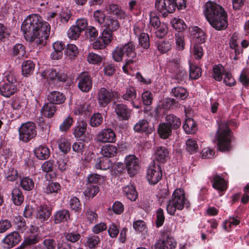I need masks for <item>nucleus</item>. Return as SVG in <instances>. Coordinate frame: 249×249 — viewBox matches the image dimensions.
I'll list each match as a JSON object with an SVG mask.
<instances>
[{
	"label": "nucleus",
	"instance_id": "obj_1",
	"mask_svg": "<svg viewBox=\"0 0 249 249\" xmlns=\"http://www.w3.org/2000/svg\"><path fill=\"white\" fill-rule=\"evenodd\" d=\"M50 26L37 14L28 16L23 21L21 29L27 41L37 46H44L49 36Z\"/></svg>",
	"mask_w": 249,
	"mask_h": 249
},
{
	"label": "nucleus",
	"instance_id": "obj_2",
	"mask_svg": "<svg viewBox=\"0 0 249 249\" xmlns=\"http://www.w3.org/2000/svg\"><path fill=\"white\" fill-rule=\"evenodd\" d=\"M125 55L126 65L135 63L138 58L136 52V45L132 42H129L124 45L117 46L112 53V58L115 61H122L123 57Z\"/></svg>",
	"mask_w": 249,
	"mask_h": 249
},
{
	"label": "nucleus",
	"instance_id": "obj_3",
	"mask_svg": "<svg viewBox=\"0 0 249 249\" xmlns=\"http://www.w3.org/2000/svg\"><path fill=\"white\" fill-rule=\"evenodd\" d=\"M189 202L185 197L184 191L177 189L174 192L171 199L169 200L166 206L167 213L174 215L177 210H182L184 207L188 208Z\"/></svg>",
	"mask_w": 249,
	"mask_h": 249
},
{
	"label": "nucleus",
	"instance_id": "obj_4",
	"mask_svg": "<svg viewBox=\"0 0 249 249\" xmlns=\"http://www.w3.org/2000/svg\"><path fill=\"white\" fill-rule=\"evenodd\" d=\"M216 138L218 149L221 152H228L231 149V130L227 123L219 124Z\"/></svg>",
	"mask_w": 249,
	"mask_h": 249
},
{
	"label": "nucleus",
	"instance_id": "obj_5",
	"mask_svg": "<svg viewBox=\"0 0 249 249\" xmlns=\"http://www.w3.org/2000/svg\"><path fill=\"white\" fill-rule=\"evenodd\" d=\"M19 139L27 142L34 138L37 134L36 125L33 122H28L22 124L18 129Z\"/></svg>",
	"mask_w": 249,
	"mask_h": 249
},
{
	"label": "nucleus",
	"instance_id": "obj_6",
	"mask_svg": "<svg viewBox=\"0 0 249 249\" xmlns=\"http://www.w3.org/2000/svg\"><path fill=\"white\" fill-rule=\"evenodd\" d=\"M116 92L105 88H100L97 93V100L100 107L107 106L115 97Z\"/></svg>",
	"mask_w": 249,
	"mask_h": 249
},
{
	"label": "nucleus",
	"instance_id": "obj_7",
	"mask_svg": "<svg viewBox=\"0 0 249 249\" xmlns=\"http://www.w3.org/2000/svg\"><path fill=\"white\" fill-rule=\"evenodd\" d=\"M78 89L83 92H89L92 87V80L87 72H82L77 78Z\"/></svg>",
	"mask_w": 249,
	"mask_h": 249
},
{
	"label": "nucleus",
	"instance_id": "obj_8",
	"mask_svg": "<svg viewBox=\"0 0 249 249\" xmlns=\"http://www.w3.org/2000/svg\"><path fill=\"white\" fill-rule=\"evenodd\" d=\"M225 10L220 5L212 1H208L205 5L204 13L205 16L209 22L213 18L224 11Z\"/></svg>",
	"mask_w": 249,
	"mask_h": 249
},
{
	"label": "nucleus",
	"instance_id": "obj_9",
	"mask_svg": "<svg viewBox=\"0 0 249 249\" xmlns=\"http://www.w3.org/2000/svg\"><path fill=\"white\" fill-rule=\"evenodd\" d=\"M125 167L130 177L134 176L140 168V160L135 156L130 155L125 157Z\"/></svg>",
	"mask_w": 249,
	"mask_h": 249
},
{
	"label": "nucleus",
	"instance_id": "obj_10",
	"mask_svg": "<svg viewBox=\"0 0 249 249\" xmlns=\"http://www.w3.org/2000/svg\"><path fill=\"white\" fill-rule=\"evenodd\" d=\"M210 24L217 30H222L226 29L228 25L227 14L225 11L218 14L209 21Z\"/></svg>",
	"mask_w": 249,
	"mask_h": 249
},
{
	"label": "nucleus",
	"instance_id": "obj_11",
	"mask_svg": "<svg viewBox=\"0 0 249 249\" xmlns=\"http://www.w3.org/2000/svg\"><path fill=\"white\" fill-rule=\"evenodd\" d=\"M162 176L160 165L153 163L149 166L147 171V178L150 183L156 184L161 179Z\"/></svg>",
	"mask_w": 249,
	"mask_h": 249
},
{
	"label": "nucleus",
	"instance_id": "obj_12",
	"mask_svg": "<svg viewBox=\"0 0 249 249\" xmlns=\"http://www.w3.org/2000/svg\"><path fill=\"white\" fill-rule=\"evenodd\" d=\"M155 7L164 16L167 13H172L176 9V5L173 0H156Z\"/></svg>",
	"mask_w": 249,
	"mask_h": 249
},
{
	"label": "nucleus",
	"instance_id": "obj_13",
	"mask_svg": "<svg viewBox=\"0 0 249 249\" xmlns=\"http://www.w3.org/2000/svg\"><path fill=\"white\" fill-rule=\"evenodd\" d=\"M97 141L103 143L115 142L116 141V134L110 128L102 129L96 137Z\"/></svg>",
	"mask_w": 249,
	"mask_h": 249
},
{
	"label": "nucleus",
	"instance_id": "obj_14",
	"mask_svg": "<svg viewBox=\"0 0 249 249\" xmlns=\"http://www.w3.org/2000/svg\"><path fill=\"white\" fill-rule=\"evenodd\" d=\"M209 179L212 184V187L219 192L225 191L227 188V183L223 178L214 173Z\"/></svg>",
	"mask_w": 249,
	"mask_h": 249
},
{
	"label": "nucleus",
	"instance_id": "obj_15",
	"mask_svg": "<svg viewBox=\"0 0 249 249\" xmlns=\"http://www.w3.org/2000/svg\"><path fill=\"white\" fill-rule=\"evenodd\" d=\"M115 112L118 117L122 120H127L131 116V109L126 105L117 104L115 106Z\"/></svg>",
	"mask_w": 249,
	"mask_h": 249
},
{
	"label": "nucleus",
	"instance_id": "obj_16",
	"mask_svg": "<svg viewBox=\"0 0 249 249\" xmlns=\"http://www.w3.org/2000/svg\"><path fill=\"white\" fill-rule=\"evenodd\" d=\"M36 218L41 222L47 221L52 213V209L45 204L40 205L37 208Z\"/></svg>",
	"mask_w": 249,
	"mask_h": 249
},
{
	"label": "nucleus",
	"instance_id": "obj_17",
	"mask_svg": "<svg viewBox=\"0 0 249 249\" xmlns=\"http://www.w3.org/2000/svg\"><path fill=\"white\" fill-rule=\"evenodd\" d=\"M21 236L16 231L12 232L8 234L2 240L4 244L7 245L8 248L13 247L21 241Z\"/></svg>",
	"mask_w": 249,
	"mask_h": 249
},
{
	"label": "nucleus",
	"instance_id": "obj_18",
	"mask_svg": "<svg viewBox=\"0 0 249 249\" xmlns=\"http://www.w3.org/2000/svg\"><path fill=\"white\" fill-rule=\"evenodd\" d=\"M136 97V91L135 89L133 87L126 88L125 92L122 95V98L124 101L129 102L134 108L138 109L140 108V106L136 105L134 101Z\"/></svg>",
	"mask_w": 249,
	"mask_h": 249
},
{
	"label": "nucleus",
	"instance_id": "obj_19",
	"mask_svg": "<svg viewBox=\"0 0 249 249\" xmlns=\"http://www.w3.org/2000/svg\"><path fill=\"white\" fill-rule=\"evenodd\" d=\"M169 157L168 149L163 146L157 148L154 153L155 160L160 163H164L166 161Z\"/></svg>",
	"mask_w": 249,
	"mask_h": 249
},
{
	"label": "nucleus",
	"instance_id": "obj_20",
	"mask_svg": "<svg viewBox=\"0 0 249 249\" xmlns=\"http://www.w3.org/2000/svg\"><path fill=\"white\" fill-rule=\"evenodd\" d=\"M171 71L174 73V76L178 83H182L185 82L187 78V72L180 66L172 67L171 68Z\"/></svg>",
	"mask_w": 249,
	"mask_h": 249
},
{
	"label": "nucleus",
	"instance_id": "obj_21",
	"mask_svg": "<svg viewBox=\"0 0 249 249\" xmlns=\"http://www.w3.org/2000/svg\"><path fill=\"white\" fill-rule=\"evenodd\" d=\"M48 100L54 105L61 104L64 103L66 97L62 93L57 91H53L48 94Z\"/></svg>",
	"mask_w": 249,
	"mask_h": 249
},
{
	"label": "nucleus",
	"instance_id": "obj_22",
	"mask_svg": "<svg viewBox=\"0 0 249 249\" xmlns=\"http://www.w3.org/2000/svg\"><path fill=\"white\" fill-rule=\"evenodd\" d=\"M70 214L66 209L60 210L56 212L53 215V221L55 224L65 222L70 219Z\"/></svg>",
	"mask_w": 249,
	"mask_h": 249
},
{
	"label": "nucleus",
	"instance_id": "obj_23",
	"mask_svg": "<svg viewBox=\"0 0 249 249\" xmlns=\"http://www.w3.org/2000/svg\"><path fill=\"white\" fill-rule=\"evenodd\" d=\"M24 195L20 189L15 187L11 192V199L13 203L17 206L20 205L23 202Z\"/></svg>",
	"mask_w": 249,
	"mask_h": 249
},
{
	"label": "nucleus",
	"instance_id": "obj_24",
	"mask_svg": "<svg viewBox=\"0 0 249 249\" xmlns=\"http://www.w3.org/2000/svg\"><path fill=\"white\" fill-rule=\"evenodd\" d=\"M104 26L106 27L105 29L111 32L116 31L120 27L118 20L111 16L107 17Z\"/></svg>",
	"mask_w": 249,
	"mask_h": 249
},
{
	"label": "nucleus",
	"instance_id": "obj_25",
	"mask_svg": "<svg viewBox=\"0 0 249 249\" xmlns=\"http://www.w3.org/2000/svg\"><path fill=\"white\" fill-rule=\"evenodd\" d=\"M17 85L4 83L0 87V91L1 95L6 97H9L14 94L17 91Z\"/></svg>",
	"mask_w": 249,
	"mask_h": 249
},
{
	"label": "nucleus",
	"instance_id": "obj_26",
	"mask_svg": "<svg viewBox=\"0 0 249 249\" xmlns=\"http://www.w3.org/2000/svg\"><path fill=\"white\" fill-rule=\"evenodd\" d=\"M107 11L110 14L115 15L120 19H124L126 17V13L122 10L121 7L116 4H110Z\"/></svg>",
	"mask_w": 249,
	"mask_h": 249
},
{
	"label": "nucleus",
	"instance_id": "obj_27",
	"mask_svg": "<svg viewBox=\"0 0 249 249\" xmlns=\"http://www.w3.org/2000/svg\"><path fill=\"white\" fill-rule=\"evenodd\" d=\"M34 153L36 157L41 160H44L48 159L50 155V150L49 148L45 145H39L35 148Z\"/></svg>",
	"mask_w": 249,
	"mask_h": 249
},
{
	"label": "nucleus",
	"instance_id": "obj_28",
	"mask_svg": "<svg viewBox=\"0 0 249 249\" xmlns=\"http://www.w3.org/2000/svg\"><path fill=\"white\" fill-rule=\"evenodd\" d=\"M172 129L171 127L165 122L161 123L159 125L158 133L161 138L166 139L171 135Z\"/></svg>",
	"mask_w": 249,
	"mask_h": 249
},
{
	"label": "nucleus",
	"instance_id": "obj_29",
	"mask_svg": "<svg viewBox=\"0 0 249 249\" xmlns=\"http://www.w3.org/2000/svg\"><path fill=\"white\" fill-rule=\"evenodd\" d=\"M176 243L171 238H167L166 240H159L156 245V249H174Z\"/></svg>",
	"mask_w": 249,
	"mask_h": 249
},
{
	"label": "nucleus",
	"instance_id": "obj_30",
	"mask_svg": "<svg viewBox=\"0 0 249 249\" xmlns=\"http://www.w3.org/2000/svg\"><path fill=\"white\" fill-rule=\"evenodd\" d=\"M191 34L196 39V41L198 43H202L205 42L206 39V35L203 31L198 27L195 26L192 27L190 30Z\"/></svg>",
	"mask_w": 249,
	"mask_h": 249
},
{
	"label": "nucleus",
	"instance_id": "obj_31",
	"mask_svg": "<svg viewBox=\"0 0 249 249\" xmlns=\"http://www.w3.org/2000/svg\"><path fill=\"white\" fill-rule=\"evenodd\" d=\"M123 191L127 198L131 201L136 200L138 197L136 188L131 184L124 186L123 188Z\"/></svg>",
	"mask_w": 249,
	"mask_h": 249
},
{
	"label": "nucleus",
	"instance_id": "obj_32",
	"mask_svg": "<svg viewBox=\"0 0 249 249\" xmlns=\"http://www.w3.org/2000/svg\"><path fill=\"white\" fill-rule=\"evenodd\" d=\"M165 123L173 129H176L181 125L180 119L174 114H168L165 117Z\"/></svg>",
	"mask_w": 249,
	"mask_h": 249
},
{
	"label": "nucleus",
	"instance_id": "obj_33",
	"mask_svg": "<svg viewBox=\"0 0 249 249\" xmlns=\"http://www.w3.org/2000/svg\"><path fill=\"white\" fill-rule=\"evenodd\" d=\"M176 49L178 51H182L185 48L184 35L183 32L178 31L175 34Z\"/></svg>",
	"mask_w": 249,
	"mask_h": 249
},
{
	"label": "nucleus",
	"instance_id": "obj_34",
	"mask_svg": "<svg viewBox=\"0 0 249 249\" xmlns=\"http://www.w3.org/2000/svg\"><path fill=\"white\" fill-rule=\"evenodd\" d=\"M56 110V106L50 102L46 103L43 106L41 109V113L45 117L51 118L54 115Z\"/></svg>",
	"mask_w": 249,
	"mask_h": 249
},
{
	"label": "nucleus",
	"instance_id": "obj_35",
	"mask_svg": "<svg viewBox=\"0 0 249 249\" xmlns=\"http://www.w3.org/2000/svg\"><path fill=\"white\" fill-rule=\"evenodd\" d=\"M149 123L144 119L140 120L134 126L133 129L135 132L142 133L146 132L147 133L151 132V129H148Z\"/></svg>",
	"mask_w": 249,
	"mask_h": 249
},
{
	"label": "nucleus",
	"instance_id": "obj_36",
	"mask_svg": "<svg viewBox=\"0 0 249 249\" xmlns=\"http://www.w3.org/2000/svg\"><path fill=\"white\" fill-rule=\"evenodd\" d=\"M226 71L222 65H215L213 68L212 77L216 81H221L223 78L222 76L225 74Z\"/></svg>",
	"mask_w": 249,
	"mask_h": 249
},
{
	"label": "nucleus",
	"instance_id": "obj_37",
	"mask_svg": "<svg viewBox=\"0 0 249 249\" xmlns=\"http://www.w3.org/2000/svg\"><path fill=\"white\" fill-rule=\"evenodd\" d=\"M183 128L187 134H193L197 129L196 122L190 118L185 120L183 124Z\"/></svg>",
	"mask_w": 249,
	"mask_h": 249
},
{
	"label": "nucleus",
	"instance_id": "obj_38",
	"mask_svg": "<svg viewBox=\"0 0 249 249\" xmlns=\"http://www.w3.org/2000/svg\"><path fill=\"white\" fill-rule=\"evenodd\" d=\"M86 240L85 245L89 249H95L101 241L98 236L93 234L88 235Z\"/></svg>",
	"mask_w": 249,
	"mask_h": 249
},
{
	"label": "nucleus",
	"instance_id": "obj_39",
	"mask_svg": "<svg viewBox=\"0 0 249 249\" xmlns=\"http://www.w3.org/2000/svg\"><path fill=\"white\" fill-rule=\"evenodd\" d=\"M100 191L98 185L92 184H87V188L84 191V196L88 198H93Z\"/></svg>",
	"mask_w": 249,
	"mask_h": 249
},
{
	"label": "nucleus",
	"instance_id": "obj_40",
	"mask_svg": "<svg viewBox=\"0 0 249 249\" xmlns=\"http://www.w3.org/2000/svg\"><path fill=\"white\" fill-rule=\"evenodd\" d=\"M117 152V147L113 145L107 144L102 147L101 152L103 155L107 158L115 156Z\"/></svg>",
	"mask_w": 249,
	"mask_h": 249
},
{
	"label": "nucleus",
	"instance_id": "obj_41",
	"mask_svg": "<svg viewBox=\"0 0 249 249\" xmlns=\"http://www.w3.org/2000/svg\"><path fill=\"white\" fill-rule=\"evenodd\" d=\"M35 69V64L32 60H27L23 62L22 65V73L25 76L31 74Z\"/></svg>",
	"mask_w": 249,
	"mask_h": 249
},
{
	"label": "nucleus",
	"instance_id": "obj_42",
	"mask_svg": "<svg viewBox=\"0 0 249 249\" xmlns=\"http://www.w3.org/2000/svg\"><path fill=\"white\" fill-rule=\"evenodd\" d=\"M230 46L231 49L234 50L235 56L233 57L234 60L238 59V55L242 53V49L239 46L237 42V36L233 35L230 42Z\"/></svg>",
	"mask_w": 249,
	"mask_h": 249
},
{
	"label": "nucleus",
	"instance_id": "obj_43",
	"mask_svg": "<svg viewBox=\"0 0 249 249\" xmlns=\"http://www.w3.org/2000/svg\"><path fill=\"white\" fill-rule=\"evenodd\" d=\"M20 186L25 191L32 190L35 186L33 180L29 177H23L20 181Z\"/></svg>",
	"mask_w": 249,
	"mask_h": 249
},
{
	"label": "nucleus",
	"instance_id": "obj_44",
	"mask_svg": "<svg viewBox=\"0 0 249 249\" xmlns=\"http://www.w3.org/2000/svg\"><path fill=\"white\" fill-rule=\"evenodd\" d=\"M172 93L174 96L180 100H184L188 95L186 89L182 87H177L172 89Z\"/></svg>",
	"mask_w": 249,
	"mask_h": 249
},
{
	"label": "nucleus",
	"instance_id": "obj_45",
	"mask_svg": "<svg viewBox=\"0 0 249 249\" xmlns=\"http://www.w3.org/2000/svg\"><path fill=\"white\" fill-rule=\"evenodd\" d=\"M57 143L59 149L63 154L67 153L70 151L71 145L65 136H61L57 140Z\"/></svg>",
	"mask_w": 249,
	"mask_h": 249
},
{
	"label": "nucleus",
	"instance_id": "obj_46",
	"mask_svg": "<svg viewBox=\"0 0 249 249\" xmlns=\"http://www.w3.org/2000/svg\"><path fill=\"white\" fill-rule=\"evenodd\" d=\"M26 55L25 47L21 44H16L13 48L12 55L21 58Z\"/></svg>",
	"mask_w": 249,
	"mask_h": 249
},
{
	"label": "nucleus",
	"instance_id": "obj_47",
	"mask_svg": "<svg viewBox=\"0 0 249 249\" xmlns=\"http://www.w3.org/2000/svg\"><path fill=\"white\" fill-rule=\"evenodd\" d=\"M70 208L75 213H79L82 210L81 204L78 198L73 196L69 200Z\"/></svg>",
	"mask_w": 249,
	"mask_h": 249
},
{
	"label": "nucleus",
	"instance_id": "obj_48",
	"mask_svg": "<svg viewBox=\"0 0 249 249\" xmlns=\"http://www.w3.org/2000/svg\"><path fill=\"white\" fill-rule=\"evenodd\" d=\"M239 223L240 220L237 218L230 217L224 222L223 227L226 231H229L233 227L238 225Z\"/></svg>",
	"mask_w": 249,
	"mask_h": 249
},
{
	"label": "nucleus",
	"instance_id": "obj_49",
	"mask_svg": "<svg viewBox=\"0 0 249 249\" xmlns=\"http://www.w3.org/2000/svg\"><path fill=\"white\" fill-rule=\"evenodd\" d=\"M87 124L86 123L82 122L74 127L73 135L76 138H80L83 136L86 131Z\"/></svg>",
	"mask_w": 249,
	"mask_h": 249
},
{
	"label": "nucleus",
	"instance_id": "obj_50",
	"mask_svg": "<svg viewBox=\"0 0 249 249\" xmlns=\"http://www.w3.org/2000/svg\"><path fill=\"white\" fill-rule=\"evenodd\" d=\"M103 121V117L99 113H94L89 121V124L91 126L96 127L100 125Z\"/></svg>",
	"mask_w": 249,
	"mask_h": 249
},
{
	"label": "nucleus",
	"instance_id": "obj_51",
	"mask_svg": "<svg viewBox=\"0 0 249 249\" xmlns=\"http://www.w3.org/2000/svg\"><path fill=\"white\" fill-rule=\"evenodd\" d=\"M58 168L61 172L65 171L68 166V157L65 154L59 155L57 157Z\"/></svg>",
	"mask_w": 249,
	"mask_h": 249
},
{
	"label": "nucleus",
	"instance_id": "obj_52",
	"mask_svg": "<svg viewBox=\"0 0 249 249\" xmlns=\"http://www.w3.org/2000/svg\"><path fill=\"white\" fill-rule=\"evenodd\" d=\"M26 105V100L19 97L15 98L12 104V107L14 109L21 111L23 110Z\"/></svg>",
	"mask_w": 249,
	"mask_h": 249
},
{
	"label": "nucleus",
	"instance_id": "obj_53",
	"mask_svg": "<svg viewBox=\"0 0 249 249\" xmlns=\"http://www.w3.org/2000/svg\"><path fill=\"white\" fill-rule=\"evenodd\" d=\"M60 185L56 182H50L45 189V192L47 194L58 193L60 191Z\"/></svg>",
	"mask_w": 249,
	"mask_h": 249
},
{
	"label": "nucleus",
	"instance_id": "obj_54",
	"mask_svg": "<svg viewBox=\"0 0 249 249\" xmlns=\"http://www.w3.org/2000/svg\"><path fill=\"white\" fill-rule=\"evenodd\" d=\"M110 166V160L107 158H103L99 160V161L96 163L95 167L97 169L105 170L109 168Z\"/></svg>",
	"mask_w": 249,
	"mask_h": 249
},
{
	"label": "nucleus",
	"instance_id": "obj_55",
	"mask_svg": "<svg viewBox=\"0 0 249 249\" xmlns=\"http://www.w3.org/2000/svg\"><path fill=\"white\" fill-rule=\"evenodd\" d=\"M201 75V70L199 67L194 65H190V77L191 79H197Z\"/></svg>",
	"mask_w": 249,
	"mask_h": 249
},
{
	"label": "nucleus",
	"instance_id": "obj_56",
	"mask_svg": "<svg viewBox=\"0 0 249 249\" xmlns=\"http://www.w3.org/2000/svg\"><path fill=\"white\" fill-rule=\"evenodd\" d=\"M186 149L188 152L192 154L197 151L198 146L196 140L193 139H189L186 141Z\"/></svg>",
	"mask_w": 249,
	"mask_h": 249
},
{
	"label": "nucleus",
	"instance_id": "obj_57",
	"mask_svg": "<svg viewBox=\"0 0 249 249\" xmlns=\"http://www.w3.org/2000/svg\"><path fill=\"white\" fill-rule=\"evenodd\" d=\"M102 56L93 53H89L87 57L88 62L94 65L100 64L102 62Z\"/></svg>",
	"mask_w": 249,
	"mask_h": 249
},
{
	"label": "nucleus",
	"instance_id": "obj_58",
	"mask_svg": "<svg viewBox=\"0 0 249 249\" xmlns=\"http://www.w3.org/2000/svg\"><path fill=\"white\" fill-rule=\"evenodd\" d=\"M78 53V48L74 44H68L66 55L70 59H73Z\"/></svg>",
	"mask_w": 249,
	"mask_h": 249
},
{
	"label": "nucleus",
	"instance_id": "obj_59",
	"mask_svg": "<svg viewBox=\"0 0 249 249\" xmlns=\"http://www.w3.org/2000/svg\"><path fill=\"white\" fill-rule=\"evenodd\" d=\"M157 47L159 51L163 53L170 50L172 48V45L169 41H163L158 43Z\"/></svg>",
	"mask_w": 249,
	"mask_h": 249
},
{
	"label": "nucleus",
	"instance_id": "obj_60",
	"mask_svg": "<svg viewBox=\"0 0 249 249\" xmlns=\"http://www.w3.org/2000/svg\"><path fill=\"white\" fill-rule=\"evenodd\" d=\"M139 43L142 48L147 49L150 45L148 35L146 33L141 34V36H139Z\"/></svg>",
	"mask_w": 249,
	"mask_h": 249
},
{
	"label": "nucleus",
	"instance_id": "obj_61",
	"mask_svg": "<svg viewBox=\"0 0 249 249\" xmlns=\"http://www.w3.org/2000/svg\"><path fill=\"white\" fill-rule=\"evenodd\" d=\"M73 123V119L71 116H68L64 119L63 122L60 124L59 126V130L61 132H66L72 125Z\"/></svg>",
	"mask_w": 249,
	"mask_h": 249
},
{
	"label": "nucleus",
	"instance_id": "obj_62",
	"mask_svg": "<svg viewBox=\"0 0 249 249\" xmlns=\"http://www.w3.org/2000/svg\"><path fill=\"white\" fill-rule=\"evenodd\" d=\"M15 224L17 225V228L22 232L26 229V222L24 219L20 215L15 216L14 219Z\"/></svg>",
	"mask_w": 249,
	"mask_h": 249
},
{
	"label": "nucleus",
	"instance_id": "obj_63",
	"mask_svg": "<svg viewBox=\"0 0 249 249\" xmlns=\"http://www.w3.org/2000/svg\"><path fill=\"white\" fill-rule=\"evenodd\" d=\"M39 241V238L37 234L31 233L24 240L22 244L30 246L35 244Z\"/></svg>",
	"mask_w": 249,
	"mask_h": 249
},
{
	"label": "nucleus",
	"instance_id": "obj_64",
	"mask_svg": "<svg viewBox=\"0 0 249 249\" xmlns=\"http://www.w3.org/2000/svg\"><path fill=\"white\" fill-rule=\"evenodd\" d=\"M108 228V233L111 238L116 237L119 233V227L114 223H111Z\"/></svg>",
	"mask_w": 249,
	"mask_h": 249
}]
</instances>
